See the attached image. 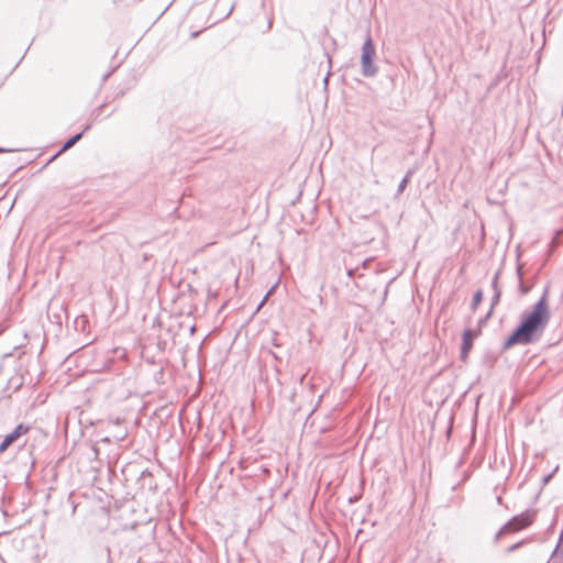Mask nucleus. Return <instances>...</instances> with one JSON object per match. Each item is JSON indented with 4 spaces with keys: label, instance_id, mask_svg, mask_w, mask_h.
<instances>
[{
    "label": "nucleus",
    "instance_id": "nucleus-4",
    "mask_svg": "<svg viewBox=\"0 0 563 563\" xmlns=\"http://www.w3.org/2000/svg\"><path fill=\"white\" fill-rule=\"evenodd\" d=\"M475 338V332L473 330H465L463 332L462 347H461V357L466 360L473 344L472 341Z\"/></svg>",
    "mask_w": 563,
    "mask_h": 563
},
{
    "label": "nucleus",
    "instance_id": "nucleus-8",
    "mask_svg": "<svg viewBox=\"0 0 563 563\" xmlns=\"http://www.w3.org/2000/svg\"><path fill=\"white\" fill-rule=\"evenodd\" d=\"M408 181H409V175H407V176H406V177L400 181V184H399V186H398V194H401V192L405 190V188H406V186H407Z\"/></svg>",
    "mask_w": 563,
    "mask_h": 563
},
{
    "label": "nucleus",
    "instance_id": "nucleus-5",
    "mask_svg": "<svg viewBox=\"0 0 563 563\" xmlns=\"http://www.w3.org/2000/svg\"><path fill=\"white\" fill-rule=\"evenodd\" d=\"M29 430H30V428L27 426H24V424L21 423V424L16 426L15 429L12 432L7 434L5 438L13 443L21 435L27 433Z\"/></svg>",
    "mask_w": 563,
    "mask_h": 563
},
{
    "label": "nucleus",
    "instance_id": "nucleus-6",
    "mask_svg": "<svg viewBox=\"0 0 563 563\" xmlns=\"http://www.w3.org/2000/svg\"><path fill=\"white\" fill-rule=\"evenodd\" d=\"M82 136V133H78L74 135L71 139H69L63 146V151L70 148L74 146Z\"/></svg>",
    "mask_w": 563,
    "mask_h": 563
},
{
    "label": "nucleus",
    "instance_id": "nucleus-11",
    "mask_svg": "<svg viewBox=\"0 0 563 563\" xmlns=\"http://www.w3.org/2000/svg\"><path fill=\"white\" fill-rule=\"evenodd\" d=\"M272 290L271 291H267V295L265 296V298L263 299V301L261 302L258 309L263 306L264 301L266 300V298L271 295Z\"/></svg>",
    "mask_w": 563,
    "mask_h": 563
},
{
    "label": "nucleus",
    "instance_id": "nucleus-9",
    "mask_svg": "<svg viewBox=\"0 0 563 563\" xmlns=\"http://www.w3.org/2000/svg\"><path fill=\"white\" fill-rule=\"evenodd\" d=\"M11 444L12 442L4 438L0 444V452H4Z\"/></svg>",
    "mask_w": 563,
    "mask_h": 563
},
{
    "label": "nucleus",
    "instance_id": "nucleus-10",
    "mask_svg": "<svg viewBox=\"0 0 563 563\" xmlns=\"http://www.w3.org/2000/svg\"><path fill=\"white\" fill-rule=\"evenodd\" d=\"M523 542H518L508 548V552H514L515 550L519 549L522 545Z\"/></svg>",
    "mask_w": 563,
    "mask_h": 563
},
{
    "label": "nucleus",
    "instance_id": "nucleus-1",
    "mask_svg": "<svg viewBox=\"0 0 563 563\" xmlns=\"http://www.w3.org/2000/svg\"><path fill=\"white\" fill-rule=\"evenodd\" d=\"M547 295L548 291L545 290L533 308L522 313L519 327L508 336L505 342V347H510L516 344H529L539 340L551 316Z\"/></svg>",
    "mask_w": 563,
    "mask_h": 563
},
{
    "label": "nucleus",
    "instance_id": "nucleus-3",
    "mask_svg": "<svg viewBox=\"0 0 563 563\" xmlns=\"http://www.w3.org/2000/svg\"><path fill=\"white\" fill-rule=\"evenodd\" d=\"M532 518L529 514H521L509 520L496 534V540H499L503 534L519 531L531 525Z\"/></svg>",
    "mask_w": 563,
    "mask_h": 563
},
{
    "label": "nucleus",
    "instance_id": "nucleus-7",
    "mask_svg": "<svg viewBox=\"0 0 563 563\" xmlns=\"http://www.w3.org/2000/svg\"><path fill=\"white\" fill-rule=\"evenodd\" d=\"M482 299H483L482 291L481 290L476 291L473 297V302H472L474 309L481 303Z\"/></svg>",
    "mask_w": 563,
    "mask_h": 563
},
{
    "label": "nucleus",
    "instance_id": "nucleus-2",
    "mask_svg": "<svg viewBox=\"0 0 563 563\" xmlns=\"http://www.w3.org/2000/svg\"><path fill=\"white\" fill-rule=\"evenodd\" d=\"M375 46L371 34L368 33L362 47L361 67L364 77H374L377 74V67L374 64Z\"/></svg>",
    "mask_w": 563,
    "mask_h": 563
}]
</instances>
